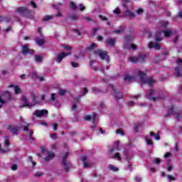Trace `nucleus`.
Listing matches in <instances>:
<instances>
[{
  "label": "nucleus",
  "instance_id": "64",
  "mask_svg": "<svg viewBox=\"0 0 182 182\" xmlns=\"http://www.w3.org/2000/svg\"><path fill=\"white\" fill-rule=\"evenodd\" d=\"M181 63H182V59L179 58V59L177 60V64L180 65Z\"/></svg>",
  "mask_w": 182,
  "mask_h": 182
},
{
  "label": "nucleus",
  "instance_id": "56",
  "mask_svg": "<svg viewBox=\"0 0 182 182\" xmlns=\"http://www.w3.org/2000/svg\"><path fill=\"white\" fill-rule=\"evenodd\" d=\"M97 28H94L92 30V35L95 36V35H96V33H97Z\"/></svg>",
  "mask_w": 182,
  "mask_h": 182
},
{
  "label": "nucleus",
  "instance_id": "13",
  "mask_svg": "<svg viewBox=\"0 0 182 182\" xmlns=\"http://www.w3.org/2000/svg\"><path fill=\"white\" fill-rule=\"evenodd\" d=\"M149 49H153V48H154L157 50H159V49H161V46H160V44H159L158 43H154L153 42H150L149 43Z\"/></svg>",
  "mask_w": 182,
  "mask_h": 182
},
{
  "label": "nucleus",
  "instance_id": "10",
  "mask_svg": "<svg viewBox=\"0 0 182 182\" xmlns=\"http://www.w3.org/2000/svg\"><path fill=\"white\" fill-rule=\"evenodd\" d=\"M6 129L10 130L14 136H17L18 132H19V127H12L11 124L7 125Z\"/></svg>",
  "mask_w": 182,
  "mask_h": 182
},
{
  "label": "nucleus",
  "instance_id": "61",
  "mask_svg": "<svg viewBox=\"0 0 182 182\" xmlns=\"http://www.w3.org/2000/svg\"><path fill=\"white\" fill-rule=\"evenodd\" d=\"M168 51H166L164 53H163L162 54L160 55V56H168Z\"/></svg>",
  "mask_w": 182,
  "mask_h": 182
},
{
  "label": "nucleus",
  "instance_id": "26",
  "mask_svg": "<svg viewBox=\"0 0 182 182\" xmlns=\"http://www.w3.org/2000/svg\"><path fill=\"white\" fill-rule=\"evenodd\" d=\"M108 168L109 170H111L112 171H114V172H116V171H117L119 170L118 168H117L116 166H114L112 164H109V166H108Z\"/></svg>",
  "mask_w": 182,
  "mask_h": 182
},
{
  "label": "nucleus",
  "instance_id": "34",
  "mask_svg": "<svg viewBox=\"0 0 182 182\" xmlns=\"http://www.w3.org/2000/svg\"><path fill=\"white\" fill-rule=\"evenodd\" d=\"M150 135H151V136H154V138H155V140H160V135L156 134H155V133L153 132H150Z\"/></svg>",
  "mask_w": 182,
  "mask_h": 182
},
{
  "label": "nucleus",
  "instance_id": "11",
  "mask_svg": "<svg viewBox=\"0 0 182 182\" xmlns=\"http://www.w3.org/2000/svg\"><path fill=\"white\" fill-rule=\"evenodd\" d=\"M69 55H72V53H62L59 54L56 59L57 62H58V63H60L63 60V58H66V56H69Z\"/></svg>",
  "mask_w": 182,
  "mask_h": 182
},
{
  "label": "nucleus",
  "instance_id": "31",
  "mask_svg": "<svg viewBox=\"0 0 182 182\" xmlns=\"http://www.w3.org/2000/svg\"><path fill=\"white\" fill-rule=\"evenodd\" d=\"M36 43L39 46H42V45H43L45 43V39L41 38V39L37 40Z\"/></svg>",
  "mask_w": 182,
  "mask_h": 182
},
{
  "label": "nucleus",
  "instance_id": "6",
  "mask_svg": "<svg viewBox=\"0 0 182 182\" xmlns=\"http://www.w3.org/2000/svg\"><path fill=\"white\" fill-rule=\"evenodd\" d=\"M95 55H98L102 60H107L109 62L110 60V58L107 55V51H103L101 49L97 50L94 52Z\"/></svg>",
  "mask_w": 182,
  "mask_h": 182
},
{
  "label": "nucleus",
  "instance_id": "36",
  "mask_svg": "<svg viewBox=\"0 0 182 182\" xmlns=\"http://www.w3.org/2000/svg\"><path fill=\"white\" fill-rule=\"evenodd\" d=\"M63 5V3H58L56 5L53 4V8H55L57 11H59L60 8Z\"/></svg>",
  "mask_w": 182,
  "mask_h": 182
},
{
  "label": "nucleus",
  "instance_id": "54",
  "mask_svg": "<svg viewBox=\"0 0 182 182\" xmlns=\"http://www.w3.org/2000/svg\"><path fill=\"white\" fill-rule=\"evenodd\" d=\"M85 9H86L85 6H83V4H80V11H83Z\"/></svg>",
  "mask_w": 182,
  "mask_h": 182
},
{
  "label": "nucleus",
  "instance_id": "18",
  "mask_svg": "<svg viewBox=\"0 0 182 182\" xmlns=\"http://www.w3.org/2000/svg\"><path fill=\"white\" fill-rule=\"evenodd\" d=\"M82 161L83 163V166L85 168H87V167H91L90 164L86 163V160H87V158H86V156H82L81 157Z\"/></svg>",
  "mask_w": 182,
  "mask_h": 182
},
{
  "label": "nucleus",
  "instance_id": "16",
  "mask_svg": "<svg viewBox=\"0 0 182 182\" xmlns=\"http://www.w3.org/2000/svg\"><path fill=\"white\" fill-rule=\"evenodd\" d=\"M23 102H24V105H20V107H26L28 106H32L29 102H28V98L25 96H22L21 97Z\"/></svg>",
  "mask_w": 182,
  "mask_h": 182
},
{
  "label": "nucleus",
  "instance_id": "40",
  "mask_svg": "<svg viewBox=\"0 0 182 182\" xmlns=\"http://www.w3.org/2000/svg\"><path fill=\"white\" fill-rule=\"evenodd\" d=\"M55 96H56L55 93H52L51 94V97H50L51 102H55V100H56Z\"/></svg>",
  "mask_w": 182,
  "mask_h": 182
},
{
  "label": "nucleus",
  "instance_id": "21",
  "mask_svg": "<svg viewBox=\"0 0 182 182\" xmlns=\"http://www.w3.org/2000/svg\"><path fill=\"white\" fill-rule=\"evenodd\" d=\"M163 33H164L165 38H170L171 33H173V30H164L163 31Z\"/></svg>",
  "mask_w": 182,
  "mask_h": 182
},
{
  "label": "nucleus",
  "instance_id": "59",
  "mask_svg": "<svg viewBox=\"0 0 182 182\" xmlns=\"http://www.w3.org/2000/svg\"><path fill=\"white\" fill-rule=\"evenodd\" d=\"M31 4L33 6V8H34V9L38 8L36 3H35L34 1H31Z\"/></svg>",
  "mask_w": 182,
  "mask_h": 182
},
{
  "label": "nucleus",
  "instance_id": "25",
  "mask_svg": "<svg viewBox=\"0 0 182 182\" xmlns=\"http://www.w3.org/2000/svg\"><path fill=\"white\" fill-rule=\"evenodd\" d=\"M70 6L71 9H73V11H76V9H77V6H76V4L73 1L70 2Z\"/></svg>",
  "mask_w": 182,
  "mask_h": 182
},
{
  "label": "nucleus",
  "instance_id": "32",
  "mask_svg": "<svg viewBox=\"0 0 182 182\" xmlns=\"http://www.w3.org/2000/svg\"><path fill=\"white\" fill-rule=\"evenodd\" d=\"M10 19L7 17L0 16V22H9Z\"/></svg>",
  "mask_w": 182,
  "mask_h": 182
},
{
  "label": "nucleus",
  "instance_id": "38",
  "mask_svg": "<svg viewBox=\"0 0 182 182\" xmlns=\"http://www.w3.org/2000/svg\"><path fill=\"white\" fill-rule=\"evenodd\" d=\"M35 60L36 62H42V57L41 55H36L35 56Z\"/></svg>",
  "mask_w": 182,
  "mask_h": 182
},
{
  "label": "nucleus",
  "instance_id": "20",
  "mask_svg": "<svg viewBox=\"0 0 182 182\" xmlns=\"http://www.w3.org/2000/svg\"><path fill=\"white\" fill-rule=\"evenodd\" d=\"M136 79V76H130L129 75H125L124 76V80L125 82H132V80H134Z\"/></svg>",
  "mask_w": 182,
  "mask_h": 182
},
{
  "label": "nucleus",
  "instance_id": "24",
  "mask_svg": "<svg viewBox=\"0 0 182 182\" xmlns=\"http://www.w3.org/2000/svg\"><path fill=\"white\" fill-rule=\"evenodd\" d=\"M141 126V124L140 122H137L134 126V130L136 132V133H139V127Z\"/></svg>",
  "mask_w": 182,
  "mask_h": 182
},
{
  "label": "nucleus",
  "instance_id": "27",
  "mask_svg": "<svg viewBox=\"0 0 182 182\" xmlns=\"http://www.w3.org/2000/svg\"><path fill=\"white\" fill-rule=\"evenodd\" d=\"M112 159H117L118 161H122V157L120 156V153L117 152L114 156H112Z\"/></svg>",
  "mask_w": 182,
  "mask_h": 182
},
{
  "label": "nucleus",
  "instance_id": "48",
  "mask_svg": "<svg viewBox=\"0 0 182 182\" xmlns=\"http://www.w3.org/2000/svg\"><path fill=\"white\" fill-rule=\"evenodd\" d=\"M9 144H11V143L9 142V139H7L4 140V146H9Z\"/></svg>",
  "mask_w": 182,
  "mask_h": 182
},
{
  "label": "nucleus",
  "instance_id": "62",
  "mask_svg": "<svg viewBox=\"0 0 182 182\" xmlns=\"http://www.w3.org/2000/svg\"><path fill=\"white\" fill-rule=\"evenodd\" d=\"M43 174V173H40V172H37L35 173V176L36 177H41V176H42Z\"/></svg>",
  "mask_w": 182,
  "mask_h": 182
},
{
  "label": "nucleus",
  "instance_id": "7",
  "mask_svg": "<svg viewBox=\"0 0 182 182\" xmlns=\"http://www.w3.org/2000/svg\"><path fill=\"white\" fill-rule=\"evenodd\" d=\"M35 53V50L33 49L29 48V46L28 44H25L22 46V51L21 53L23 55H32Z\"/></svg>",
  "mask_w": 182,
  "mask_h": 182
},
{
  "label": "nucleus",
  "instance_id": "8",
  "mask_svg": "<svg viewBox=\"0 0 182 182\" xmlns=\"http://www.w3.org/2000/svg\"><path fill=\"white\" fill-rule=\"evenodd\" d=\"M109 87L112 89V91L114 92L113 95L117 100H119V99H123V94L119 92V91H117V90L114 88L113 84H110Z\"/></svg>",
  "mask_w": 182,
  "mask_h": 182
},
{
  "label": "nucleus",
  "instance_id": "12",
  "mask_svg": "<svg viewBox=\"0 0 182 182\" xmlns=\"http://www.w3.org/2000/svg\"><path fill=\"white\" fill-rule=\"evenodd\" d=\"M133 41H134V36H127L125 38V45H124L125 49H127V44L130 43V42H133Z\"/></svg>",
  "mask_w": 182,
  "mask_h": 182
},
{
  "label": "nucleus",
  "instance_id": "23",
  "mask_svg": "<svg viewBox=\"0 0 182 182\" xmlns=\"http://www.w3.org/2000/svg\"><path fill=\"white\" fill-rule=\"evenodd\" d=\"M172 113H174V105H171L168 109V112L164 115V117H168V116H171Z\"/></svg>",
  "mask_w": 182,
  "mask_h": 182
},
{
  "label": "nucleus",
  "instance_id": "2",
  "mask_svg": "<svg viewBox=\"0 0 182 182\" xmlns=\"http://www.w3.org/2000/svg\"><path fill=\"white\" fill-rule=\"evenodd\" d=\"M16 12L23 16H26V18L33 19V16L31 14V10H28V7L26 6L17 8Z\"/></svg>",
  "mask_w": 182,
  "mask_h": 182
},
{
  "label": "nucleus",
  "instance_id": "3",
  "mask_svg": "<svg viewBox=\"0 0 182 182\" xmlns=\"http://www.w3.org/2000/svg\"><path fill=\"white\" fill-rule=\"evenodd\" d=\"M146 58H147V55L142 53L141 55H138L136 57H129V60L132 63H144V62H146Z\"/></svg>",
  "mask_w": 182,
  "mask_h": 182
},
{
  "label": "nucleus",
  "instance_id": "46",
  "mask_svg": "<svg viewBox=\"0 0 182 182\" xmlns=\"http://www.w3.org/2000/svg\"><path fill=\"white\" fill-rule=\"evenodd\" d=\"M50 136H51V139H53V140H56V139H58V134H51Z\"/></svg>",
  "mask_w": 182,
  "mask_h": 182
},
{
  "label": "nucleus",
  "instance_id": "37",
  "mask_svg": "<svg viewBox=\"0 0 182 182\" xmlns=\"http://www.w3.org/2000/svg\"><path fill=\"white\" fill-rule=\"evenodd\" d=\"M70 18L72 19V21H76V20L79 19V17L75 14H71L70 16Z\"/></svg>",
  "mask_w": 182,
  "mask_h": 182
},
{
  "label": "nucleus",
  "instance_id": "44",
  "mask_svg": "<svg viewBox=\"0 0 182 182\" xmlns=\"http://www.w3.org/2000/svg\"><path fill=\"white\" fill-rule=\"evenodd\" d=\"M11 170H13V171H15L16 170H18V165L16 164H13L12 166H11Z\"/></svg>",
  "mask_w": 182,
  "mask_h": 182
},
{
  "label": "nucleus",
  "instance_id": "55",
  "mask_svg": "<svg viewBox=\"0 0 182 182\" xmlns=\"http://www.w3.org/2000/svg\"><path fill=\"white\" fill-rule=\"evenodd\" d=\"M64 49H66L67 50H72V47L69 46H63Z\"/></svg>",
  "mask_w": 182,
  "mask_h": 182
},
{
  "label": "nucleus",
  "instance_id": "50",
  "mask_svg": "<svg viewBox=\"0 0 182 182\" xmlns=\"http://www.w3.org/2000/svg\"><path fill=\"white\" fill-rule=\"evenodd\" d=\"M84 119L86 120L87 122H89L90 120L92 119V117L90 115H87L86 117H84Z\"/></svg>",
  "mask_w": 182,
  "mask_h": 182
},
{
  "label": "nucleus",
  "instance_id": "17",
  "mask_svg": "<svg viewBox=\"0 0 182 182\" xmlns=\"http://www.w3.org/2000/svg\"><path fill=\"white\" fill-rule=\"evenodd\" d=\"M124 16H129V18H136V14L130 10H127L124 12Z\"/></svg>",
  "mask_w": 182,
  "mask_h": 182
},
{
  "label": "nucleus",
  "instance_id": "1",
  "mask_svg": "<svg viewBox=\"0 0 182 182\" xmlns=\"http://www.w3.org/2000/svg\"><path fill=\"white\" fill-rule=\"evenodd\" d=\"M136 76H138V77H140L141 83L149 85V86H153V83H154V80H153V78L151 77L147 79L146 73H143L142 71H139L136 73Z\"/></svg>",
  "mask_w": 182,
  "mask_h": 182
},
{
  "label": "nucleus",
  "instance_id": "5",
  "mask_svg": "<svg viewBox=\"0 0 182 182\" xmlns=\"http://www.w3.org/2000/svg\"><path fill=\"white\" fill-rule=\"evenodd\" d=\"M68 156H69V152H66L65 154V156L63 157V160H62V166L65 171H66V173H69L70 171L69 168H70V166H71V164L68 163V161H67Z\"/></svg>",
  "mask_w": 182,
  "mask_h": 182
},
{
  "label": "nucleus",
  "instance_id": "57",
  "mask_svg": "<svg viewBox=\"0 0 182 182\" xmlns=\"http://www.w3.org/2000/svg\"><path fill=\"white\" fill-rule=\"evenodd\" d=\"M73 31L77 33L78 36H80L82 35L79 29H74Z\"/></svg>",
  "mask_w": 182,
  "mask_h": 182
},
{
  "label": "nucleus",
  "instance_id": "45",
  "mask_svg": "<svg viewBox=\"0 0 182 182\" xmlns=\"http://www.w3.org/2000/svg\"><path fill=\"white\" fill-rule=\"evenodd\" d=\"M33 131L31 130V131H30V132H29V136H30L31 140H35V138H33Z\"/></svg>",
  "mask_w": 182,
  "mask_h": 182
},
{
  "label": "nucleus",
  "instance_id": "15",
  "mask_svg": "<svg viewBox=\"0 0 182 182\" xmlns=\"http://www.w3.org/2000/svg\"><path fill=\"white\" fill-rule=\"evenodd\" d=\"M116 38H107L106 39V43H107L108 45H110L111 46H114L115 43H116Z\"/></svg>",
  "mask_w": 182,
  "mask_h": 182
},
{
  "label": "nucleus",
  "instance_id": "58",
  "mask_svg": "<svg viewBox=\"0 0 182 182\" xmlns=\"http://www.w3.org/2000/svg\"><path fill=\"white\" fill-rule=\"evenodd\" d=\"M131 48L132 49V50H136V49H137V46H136V45L132 43L131 44Z\"/></svg>",
  "mask_w": 182,
  "mask_h": 182
},
{
  "label": "nucleus",
  "instance_id": "4",
  "mask_svg": "<svg viewBox=\"0 0 182 182\" xmlns=\"http://www.w3.org/2000/svg\"><path fill=\"white\" fill-rule=\"evenodd\" d=\"M159 92L156 90H150L149 94L147 95V97L149 100H151V102H156L157 99H161V95H158ZM154 96V97H153Z\"/></svg>",
  "mask_w": 182,
  "mask_h": 182
},
{
  "label": "nucleus",
  "instance_id": "30",
  "mask_svg": "<svg viewBox=\"0 0 182 182\" xmlns=\"http://www.w3.org/2000/svg\"><path fill=\"white\" fill-rule=\"evenodd\" d=\"M145 140L146 141V144L149 146H153V141L149 139L147 136H145Z\"/></svg>",
  "mask_w": 182,
  "mask_h": 182
},
{
  "label": "nucleus",
  "instance_id": "39",
  "mask_svg": "<svg viewBox=\"0 0 182 182\" xmlns=\"http://www.w3.org/2000/svg\"><path fill=\"white\" fill-rule=\"evenodd\" d=\"M116 133H117L118 134H121L122 136H124V132H123V130L119 129L116 131Z\"/></svg>",
  "mask_w": 182,
  "mask_h": 182
},
{
  "label": "nucleus",
  "instance_id": "47",
  "mask_svg": "<svg viewBox=\"0 0 182 182\" xmlns=\"http://www.w3.org/2000/svg\"><path fill=\"white\" fill-rule=\"evenodd\" d=\"M71 65H72L73 68H79V65L77 64V63L71 62Z\"/></svg>",
  "mask_w": 182,
  "mask_h": 182
},
{
  "label": "nucleus",
  "instance_id": "60",
  "mask_svg": "<svg viewBox=\"0 0 182 182\" xmlns=\"http://www.w3.org/2000/svg\"><path fill=\"white\" fill-rule=\"evenodd\" d=\"M100 19H102V21H107V17H106V16L100 15Z\"/></svg>",
  "mask_w": 182,
  "mask_h": 182
},
{
  "label": "nucleus",
  "instance_id": "14",
  "mask_svg": "<svg viewBox=\"0 0 182 182\" xmlns=\"http://www.w3.org/2000/svg\"><path fill=\"white\" fill-rule=\"evenodd\" d=\"M47 156L43 159L44 161H50L53 157H55V154L50 152V151H47Z\"/></svg>",
  "mask_w": 182,
  "mask_h": 182
},
{
  "label": "nucleus",
  "instance_id": "29",
  "mask_svg": "<svg viewBox=\"0 0 182 182\" xmlns=\"http://www.w3.org/2000/svg\"><path fill=\"white\" fill-rule=\"evenodd\" d=\"M53 18V16H46L43 18V22H47L48 21H50Z\"/></svg>",
  "mask_w": 182,
  "mask_h": 182
},
{
  "label": "nucleus",
  "instance_id": "9",
  "mask_svg": "<svg viewBox=\"0 0 182 182\" xmlns=\"http://www.w3.org/2000/svg\"><path fill=\"white\" fill-rule=\"evenodd\" d=\"M49 112L48 109H41V110H36L33 113V116H37V117H43V116H46Z\"/></svg>",
  "mask_w": 182,
  "mask_h": 182
},
{
  "label": "nucleus",
  "instance_id": "49",
  "mask_svg": "<svg viewBox=\"0 0 182 182\" xmlns=\"http://www.w3.org/2000/svg\"><path fill=\"white\" fill-rule=\"evenodd\" d=\"M114 14H116L117 15H119L120 14V9L119 7H117L115 10L114 11Z\"/></svg>",
  "mask_w": 182,
  "mask_h": 182
},
{
  "label": "nucleus",
  "instance_id": "53",
  "mask_svg": "<svg viewBox=\"0 0 182 182\" xmlns=\"http://www.w3.org/2000/svg\"><path fill=\"white\" fill-rule=\"evenodd\" d=\"M143 12H144V11H143L142 9H139L136 10V14L138 15H140V14H143Z\"/></svg>",
  "mask_w": 182,
  "mask_h": 182
},
{
  "label": "nucleus",
  "instance_id": "35",
  "mask_svg": "<svg viewBox=\"0 0 182 182\" xmlns=\"http://www.w3.org/2000/svg\"><path fill=\"white\" fill-rule=\"evenodd\" d=\"M168 21H161V26L163 27V28H167V26H168Z\"/></svg>",
  "mask_w": 182,
  "mask_h": 182
},
{
  "label": "nucleus",
  "instance_id": "28",
  "mask_svg": "<svg viewBox=\"0 0 182 182\" xmlns=\"http://www.w3.org/2000/svg\"><path fill=\"white\" fill-rule=\"evenodd\" d=\"M95 48H96V43H93L87 48V50L92 51Z\"/></svg>",
  "mask_w": 182,
  "mask_h": 182
},
{
  "label": "nucleus",
  "instance_id": "22",
  "mask_svg": "<svg viewBox=\"0 0 182 182\" xmlns=\"http://www.w3.org/2000/svg\"><path fill=\"white\" fill-rule=\"evenodd\" d=\"M181 70V68L180 67H176L175 68V76L176 77H181V76H182V73H180V71Z\"/></svg>",
  "mask_w": 182,
  "mask_h": 182
},
{
  "label": "nucleus",
  "instance_id": "41",
  "mask_svg": "<svg viewBox=\"0 0 182 182\" xmlns=\"http://www.w3.org/2000/svg\"><path fill=\"white\" fill-rule=\"evenodd\" d=\"M167 178L170 181H174V180H176V177L172 176L171 175H167Z\"/></svg>",
  "mask_w": 182,
  "mask_h": 182
},
{
  "label": "nucleus",
  "instance_id": "42",
  "mask_svg": "<svg viewBox=\"0 0 182 182\" xmlns=\"http://www.w3.org/2000/svg\"><path fill=\"white\" fill-rule=\"evenodd\" d=\"M66 93V90H59V95L60 96H63Z\"/></svg>",
  "mask_w": 182,
  "mask_h": 182
},
{
  "label": "nucleus",
  "instance_id": "63",
  "mask_svg": "<svg viewBox=\"0 0 182 182\" xmlns=\"http://www.w3.org/2000/svg\"><path fill=\"white\" fill-rule=\"evenodd\" d=\"M136 181L141 182L142 179H141V178L140 176H137L136 178Z\"/></svg>",
  "mask_w": 182,
  "mask_h": 182
},
{
  "label": "nucleus",
  "instance_id": "33",
  "mask_svg": "<svg viewBox=\"0 0 182 182\" xmlns=\"http://www.w3.org/2000/svg\"><path fill=\"white\" fill-rule=\"evenodd\" d=\"M14 92L16 95H19V93H21V88L19 86L16 85L14 87Z\"/></svg>",
  "mask_w": 182,
  "mask_h": 182
},
{
  "label": "nucleus",
  "instance_id": "52",
  "mask_svg": "<svg viewBox=\"0 0 182 182\" xmlns=\"http://www.w3.org/2000/svg\"><path fill=\"white\" fill-rule=\"evenodd\" d=\"M80 102V96L76 97L75 98V103H79Z\"/></svg>",
  "mask_w": 182,
  "mask_h": 182
},
{
  "label": "nucleus",
  "instance_id": "19",
  "mask_svg": "<svg viewBox=\"0 0 182 182\" xmlns=\"http://www.w3.org/2000/svg\"><path fill=\"white\" fill-rule=\"evenodd\" d=\"M155 41L156 42H161V31H156L155 33Z\"/></svg>",
  "mask_w": 182,
  "mask_h": 182
},
{
  "label": "nucleus",
  "instance_id": "43",
  "mask_svg": "<svg viewBox=\"0 0 182 182\" xmlns=\"http://www.w3.org/2000/svg\"><path fill=\"white\" fill-rule=\"evenodd\" d=\"M82 19H85V21H88L89 22H93V18H92L82 16Z\"/></svg>",
  "mask_w": 182,
  "mask_h": 182
},
{
  "label": "nucleus",
  "instance_id": "51",
  "mask_svg": "<svg viewBox=\"0 0 182 182\" xmlns=\"http://www.w3.org/2000/svg\"><path fill=\"white\" fill-rule=\"evenodd\" d=\"M29 126H31L30 124H27V125H26L23 128L24 132H28V130H29Z\"/></svg>",
  "mask_w": 182,
  "mask_h": 182
}]
</instances>
